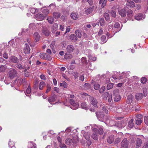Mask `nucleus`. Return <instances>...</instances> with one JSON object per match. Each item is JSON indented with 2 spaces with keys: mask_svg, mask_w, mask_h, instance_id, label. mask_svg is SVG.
<instances>
[{
  "mask_svg": "<svg viewBox=\"0 0 148 148\" xmlns=\"http://www.w3.org/2000/svg\"><path fill=\"white\" fill-rule=\"evenodd\" d=\"M45 17V16L43 14L40 13H38L35 15L36 20L38 21L43 20Z\"/></svg>",
  "mask_w": 148,
  "mask_h": 148,
  "instance_id": "obj_11",
  "label": "nucleus"
},
{
  "mask_svg": "<svg viewBox=\"0 0 148 148\" xmlns=\"http://www.w3.org/2000/svg\"><path fill=\"white\" fill-rule=\"evenodd\" d=\"M42 33L46 36H48L50 34V31L47 28L43 27L42 30Z\"/></svg>",
  "mask_w": 148,
  "mask_h": 148,
  "instance_id": "obj_23",
  "label": "nucleus"
},
{
  "mask_svg": "<svg viewBox=\"0 0 148 148\" xmlns=\"http://www.w3.org/2000/svg\"><path fill=\"white\" fill-rule=\"evenodd\" d=\"M99 22L101 26H103L104 25L105 21L104 19L103 18H100Z\"/></svg>",
  "mask_w": 148,
  "mask_h": 148,
  "instance_id": "obj_50",
  "label": "nucleus"
},
{
  "mask_svg": "<svg viewBox=\"0 0 148 148\" xmlns=\"http://www.w3.org/2000/svg\"><path fill=\"white\" fill-rule=\"evenodd\" d=\"M98 131V129L96 128H94L92 130L93 133L91 135V137L95 140H98V136L97 133Z\"/></svg>",
  "mask_w": 148,
  "mask_h": 148,
  "instance_id": "obj_7",
  "label": "nucleus"
},
{
  "mask_svg": "<svg viewBox=\"0 0 148 148\" xmlns=\"http://www.w3.org/2000/svg\"><path fill=\"white\" fill-rule=\"evenodd\" d=\"M59 146L61 148L66 147V145L65 144L62 143L61 142L60 143Z\"/></svg>",
  "mask_w": 148,
  "mask_h": 148,
  "instance_id": "obj_63",
  "label": "nucleus"
},
{
  "mask_svg": "<svg viewBox=\"0 0 148 148\" xmlns=\"http://www.w3.org/2000/svg\"><path fill=\"white\" fill-rule=\"evenodd\" d=\"M114 31L113 32L116 33L120 30L121 28L120 27V25L119 23L116 22L115 23L114 26Z\"/></svg>",
  "mask_w": 148,
  "mask_h": 148,
  "instance_id": "obj_6",
  "label": "nucleus"
},
{
  "mask_svg": "<svg viewBox=\"0 0 148 148\" xmlns=\"http://www.w3.org/2000/svg\"><path fill=\"white\" fill-rule=\"evenodd\" d=\"M134 120L131 119L128 122V126L130 128H132L134 127Z\"/></svg>",
  "mask_w": 148,
  "mask_h": 148,
  "instance_id": "obj_34",
  "label": "nucleus"
},
{
  "mask_svg": "<svg viewBox=\"0 0 148 148\" xmlns=\"http://www.w3.org/2000/svg\"><path fill=\"white\" fill-rule=\"evenodd\" d=\"M81 108L84 109H87L88 108L87 105L86 103H82L81 104Z\"/></svg>",
  "mask_w": 148,
  "mask_h": 148,
  "instance_id": "obj_44",
  "label": "nucleus"
},
{
  "mask_svg": "<svg viewBox=\"0 0 148 148\" xmlns=\"http://www.w3.org/2000/svg\"><path fill=\"white\" fill-rule=\"evenodd\" d=\"M10 62L14 63H17L19 62V60L15 56H12L10 58Z\"/></svg>",
  "mask_w": 148,
  "mask_h": 148,
  "instance_id": "obj_15",
  "label": "nucleus"
},
{
  "mask_svg": "<svg viewBox=\"0 0 148 148\" xmlns=\"http://www.w3.org/2000/svg\"><path fill=\"white\" fill-rule=\"evenodd\" d=\"M27 147L28 148H36V145L32 141H30L28 143Z\"/></svg>",
  "mask_w": 148,
  "mask_h": 148,
  "instance_id": "obj_17",
  "label": "nucleus"
},
{
  "mask_svg": "<svg viewBox=\"0 0 148 148\" xmlns=\"http://www.w3.org/2000/svg\"><path fill=\"white\" fill-rule=\"evenodd\" d=\"M119 90L116 89L113 91V93L114 96V101L115 102H118L121 99L120 95L118 93Z\"/></svg>",
  "mask_w": 148,
  "mask_h": 148,
  "instance_id": "obj_2",
  "label": "nucleus"
},
{
  "mask_svg": "<svg viewBox=\"0 0 148 148\" xmlns=\"http://www.w3.org/2000/svg\"><path fill=\"white\" fill-rule=\"evenodd\" d=\"M100 39L101 40V44H103L106 42L107 41L106 37L105 36H102Z\"/></svg>",
  "mask_w": 148,
  "mask_h": 148,
  "instance_id": "obj_33",
  "label": "nucleus"
},
{
  "mask_svg": "<svg viewBox=\"0 0 148 148\" xmlns=\"http://www.w3.org/2000/svg\"><path fill=\"white\" fill-rule=\"evenodd\" d=\"M144 121L145 124L148 126V116H144Z\"/></svg>",
  "mask_w": 148,
  "mask_h": 148,
  "instance_id": "obj_55",
  "label": "nucleus"
},
{
  "mask_svg": "<svg viewBox=\"0 0 148 148\" xmlns=\"http://www.w3.org/2000/svg\"><path fill=\"white\" fill-rule=\"evenodd\" d=\"M135 97L136 99L137 100H139L142 98L143 97V95L142 93H137L136 94Z\"/></svg>",
  "mask_w": 148,
  "mask_h": 148,
  "instance_id": "obj_32",
  "label": "nucleus"
},
{
  "mask_svg": "<svg viewBox=\"0 0 148 148\" xmlns=\"http://www.w3.org/2000/svg\"><path fill=\"white\" fill-rule=\"evenodd\" d=\"M72 75L75 78H77L78 77L79 73L77 72H74L72 73Z\"/></svg>",
  "mask_w": 148,
  "mask_h": 148,
  "instance_id": "obj_51",
  "label": "nucleus"
},
{
  "mask_svg": "<svg viewBox=\"0 0 148 148\" xmlns=\"http://www.w3.org/2000/svg\"><path fill=\"white\" fill-rule=\"evenodd\" d=\"M100 86L99 84H96L94 85V88L95 89L97 90L99 89Z\"/></svg>",
  "mask_w": 148,
  "mask_h": 148,
  "instance_id": "obj_60",
  "label": "nucleus"
},
{
  "mask_svg": "<svg viewBox=\"0 0 148 148\" xmlns=\"http://www.w3.org/2000/svg\"><path fill=\"white\" fill-rule=\"evenodd\" d=\"M5 70V66L2 65L0 66V72H4Z\"/></svg>",
  "mask_w": 148,
  "mask_h": 148,
  "instance_id": "obj_47",
  "label": "nucleus"
},
{
  "mask_svg": "<svg viewBox=\"0 0 148 148\" xmlns=\"http://www.w3.org/2000/svg\"><path fill=\"white\" fill-rule=\"evenodd\" d=\"M56 95H53L52 96L48 98V101L49 103H51L54 102L56 100Z\"/></svg>",
  "mask_w": 148,
  "mask_h": 148,
  "instance_id": "obj_13",
  "label": "nucleus"
},
{
  "mask_svg": "<svg viewBox=\"0 0 148 148\" xmlns=\"http://www.w3.org/2000/svg\"><path fill=\"white\" fill-rule=\"evenodd\" d=\"M47 20H48L49 23L50 24H52L54 21V19L51 16H49L48 17Z\"/></svg>",
  "mask_w": 148,
  "mask_h": 148,
  "instance_id": "obj_41",
  "label": "nucleus"
},
{
  "mask_svg": "<svg viewBox=\"0 0 148 148\" xmlns=\"http://www.w3.org/2000/svg\"><path fill=\"white\" fill-rule=\"evenodd\" d=\"M97 119L100 121H103L104 119V115L103 112H95Z\"/></svg>",
  "mask_w": 148,
  "mask_h": 148,
  "instance_id": "obj_5",
  "label": "nucleus"
},
{
  "mask_svg": "<svg viewBox=\"0 0 148 148\" xmlns=\"http://www.w3.org/2000/svg\"><path fill=\"white\" fill-rule=\"evenodd\" d=\"M70 39L72 42L76 41L77 38L76 35L74 34H72L69 36Z\"/></svg>",
  "mask_w": 148,
  "mask_h": 148,
  "instance_id": "obj_26",
  "label": "nucleus"
},
{
  "mask_svg": "<svg viewBox=\"0 0 148 148\" xmlns=\"http://www.w3.org/2000/svg\"><path fill=\"white\" fill-rule=\"evenodd\" d=\"M71 139L67 138L65 140V143L67 145H70V144L72 143Z\"/></svg>",
  "mask_w": 148,
  "mask_h": 148,
  "instance_id": "obj_54",
  "label": "nucleus"
},
{
  "mask_svg": "<svg viewBox=\"0 0 148 148\" xmlns=\"http://www.w3.org/2000/svg\"><path fill=\"white\" fill-rule=\"evenodd\" d=\"M34 37L36 42L38 41L40 38V36L39 34L37 32H36L34 34Z\"/></svg>",
  "mask_w": 148,
  "mask_h": 148,
  "instance_id": "obj_29",
  "label": "nucleus"
},
{
  "mask_svg": "<svg viewBox=\"0 0 148 148\" xmlns=\"http://www.w3.org/2000/svg\"><path fill=\"white\" fill-rule=\"evenodd\" d=\"M66 49L67 53H70L73 52L74 49V48L72 45H69L67 46Z\"/></svg>",
  "mask_w": 148,
  "mask_h": 148,
  "instance_id": "obj_14",
  "label": "nucleus"
},
{
  "mask_svg": "<svg viewBox=\"0 0 148 148\" xmlns=\"http://www.w3.org/2000/svg\"><path fill=\"white\" fill-rule=\"evenodd\" d=\"M102 110L103 111H104L105 113L106 114H108V111L106 107H103L102 108Z\"/></svg>",
  "mask_w": 148,
  "mask_h": 148,
  "instance_id": "obj_59",
  "label": "nucleus"
},
{
  "mask_svg": "<svg viewBox=\"0 0 148 148\" xmlns=\"http://www.w3.org/2000/svg\"><path fill=\"white\" fill-rule=\"evenodd\" d=\"M8 144L10 147H12V146H14V142L12 141H10L9 142Z\"/></svg>",
  "mask_w": 148,
  "mask_h": 148,
  "instance_id": "obj_62",
  "label": "nucleus"
},
{
  "mask_svg": "<svg viewBox=\"0 0 148 148\" xmlns=\"http://www.w3.org/2000/svg\"><path fill=\"white\" fill-rule=\"evenodd\" d=\"M140 81L142 84H145L147 82V78L145 77H143L141 78Z\"/></svg>",
  "mask_w": 148,
  "mask_h": 148,
  "instance_id": "obj_45",
  "label": "nucleus"
},
{
  "mask_svg": "<svg viewBox=\"0 0 148 148\" xmlns=\"http://www.w3.org/2000/svg\"><path fill=\"white\" fill-rule=\"evenodd\" d=\"M105 89V87L104 86H102L99 89V92L100 93H102L104 92Z\"/></svg>",
  "mask_w": 148,
  "mask_h": 148,
  "instance_id": "obj_56",
  "label": "nucleus"
},
{
  "mask_svg": "<svg viewBox=\"0 0 148 148\" xmlns=\"http://www.w3.org/2000/svg\"><path fill=\"white\" fill-rule=\"evenodd\" d=\"M110 14L112 16L115 18L116 16V12L114 10H111L110 12Z\"/></svg>",
  "mask_w": 148,
  "mask_h": 148,
  "instance_id": "obj_52",
  "label": "nucleus"
},
{
  "mask_svg": "<svg viewBox=\"0 0 148 148\" xmlns=\"http://www.w3.org/2000/svg\"><path fill=\"white\" fill-rule=\"evenodd\" d=\"M143 17V14L139 13L136 14L135 16V18L137 20H139L141 19Z\"/></svg>",
  "mask_w": 148,
  "mask_h": 148,
  "instance_id": "obj_30",
  "label": "nucleus"
},
{
  "mask_svg": "<svg viewBox=\"0 0 148 148\" xmlns=\"http://www.w3.org/2000/svg\"><path fill=\"white\" fill-rule=\"evenodd\" d=\"M26 80L25 78L23 79L21 78H20L17 80V84L18 86L21 85L24 82H26Z\"/></svg>",
  "mask_w": 148,
  "mask_h": 148,
  "instance_id": "obj_19",
  "label": "nucleus"
},
{
  "mask_svg": "<svg viewBox=\"0 0 148 148\" xmlns=\"http://www.w3.org/2000/svg\"><path fill=\"white\" fill-rule=\"evenodd\" d=\"M46 56H47V54L45 53H41L40 54V58L42 59H46Z\"/></svg>",
  "mask_w": 148,
  "mask_h": 148,
  "instance_id": "obj_43",
  "label": "nucleus"
},
{
  "mask_svg": "<svg viewBox=\"0 0 148 148\" xmlns=\"http://www.w3.org/2000/svg\"><path fill=\"white\" fill-rule=\"evenodd\" d=\"M72 143L75 144L78 142V137L77 136L74 135L72 136V139H71Z\"/></svg>",
  "mask_w": 148,
  "mask_h": 148,
  "instance_id": "obj_24",
  "label": "nucleus"
},
{
  "mask_svg": "<svg viewBox=\"0 0 148 148\" xmlns=\"http://www.w3.org/2000/svg\"><path fill=\"white\" fill-rule=\"evenodd\" d=\"M70 102L73 106L75 107L74 109H76L79 106L78 104L77 103H76L73 99H70Z\"/></svg>",
  "mask_w": 148,
  "mask_h": 148,
  "instance_id": "obj_20",
  "label": "nucleus"
},
{
  "mask_svg": "<svg viewBox=\"0 0 148 148\" xmlns=\"http://www.w3.org/2000/svg\"><path fill=\"white\" fill-rule=\"evenodd\" d=\"M127 102L128 104L131 103L133 101V97L132 95H130L127 97Z\"/></svg>",
  "mask_w": 148,
  "mask_h": 148,
  "instance_id": "obj_27",
  "label": "nucleus"
},
{
  "mask_svg": "<svg viewBox=\"0 0 148 148\" xmlns=\"http://www.w3.org/2000/svg\"><path fill=\"white\" fill-rule=\"evenodd\" d=\"M127 15L130 18L131 17L133 16V11L131 10H129L127 12Z\"/></svg>",
  "mask_w": 148,
  "mask_h": 148,
  "instance_id": "obj_49",
  "label": "nucleus"
},
{
  "mask_svg": "<svg viewBox=\"0 0 148 148\" xmlns=\"http://www.w3.org/2000/svg\"><path fill=\"white\" fill-rule=\"evenodd\" d=\"M31 89L30 86H28V88L26 89V92H25V93L27 96H28L29 94L31 93Z\"/></svg>",
  "mask_w": 148,
  "mask_h": 148,
  "instance_id": "obj_36",
  "label": "nucleus"
},
{
  "mask_svg": "<svg viewBox=\"0 0 148 148\" xmlns=\"http://www.w3.org/2000/svg\"><path fill=\"white\" fill-rule=\"evenodd\" d=\"M51 87L49 85H47V89L46 91V93H48L51 90Z\"/></svg>",
  "mask_w": 148,
  "mask_h": 148,
  "instance_id": "obj_61",
  "label": "nucleus"
},
{
  "mask_svg": "<svg viewBox=\"0 0 148 148\" xmlns=\"http://www.w3.org/2000/svg\"><path fill=\"white\" fill-rule=\"evenodd\" d=\"M118 124H119V127L120 128H122V127H124L125 126V125L124 123V122L123 121H119Z\"/></svg>",
  "mask_w": 148,
  "mask_h": 148,
  "instance_id": "obj_48",
  "label": "nucleus"
},
{
  "mask_svg": "<svg viewBox=\"0 0 148 148\" xmlns=\"http://www.w3.org/2000/svg\"><path fill=\"white\" fill-rule=\"evenodd\" d=\"M58 27V24L57 23H55L53 26L52 30H51L52 32L53 33H55L56 31L57 30Z\"/></svg>",
  "mask_w": 148,
  "mask_h": 148,
  "instance_id": "obj_31",
  "label": "nucleus"
},
{
  "mask_svg": "<svg viewBox=\"0 0 148 148\" xmlns=\"http://www.w3.org/2000/svg\"><path fill=\"white\" fill-rule=\"evenodd\" d=\"M49 11L48 9H44L42 11V13L45 17H46L47 15L49 13Z\"/></svg>",
  "mask_w": 148,
  "mask_h": 148,
  "instance_id": "obj_38",
  "label": "nucleus"
},
{
  "mask_svg": "<svg viewBox=\"0 0 148 148\" xmlns=\"http://www.w3.org/2000/svg\"><path fill=\"white\" fill-rule=\"evenodd\" d=\"M94 6H92V7H90L88 9H87L85 11V13L87 15H88V14L91 13L94 10Z\"/></svg>",
  "mask_w": 148,
  "mask_h": 148,
  "instance_id": "obj_21",
  "label": "nucleus"
},
{
  "mask_svg": "<svg viewBox=\"0 0 148 148\" xmlns=\"http://www.w3.org/2000/svg\"><path fill=\"white\" fill-rule=\"evenodd\" d=\"M30 49L29 45L27 44H25V45L23 51L24 53L25 54H29L30 53Z\"/></svg>",
  "mask_w": 148,
  "mask_h": 148,
  "instance_id": "obj_10",
  "label": "nucleus"
},
{
  "mask_svg": "<svg viewBox=\"0 0 148 148\" xmlns=\"http://www.w3.org/2000/svg\"><path fill=\"white\" fill-rule=\"evenodd\" d=\"M129 141L126 138H124L121 143L120 148H127L129 145Z\"/></svg>",
  "mask_w": 148,
  "mask_h": 148,
  "instance_id": "obj_3",
  "label": "nucleus"
},
{
  "mask_svg": "<svg viewBox=\"0 0 148 148\" xmlns=\"http://www.w3.org/2000/svg\"><path fill=\"white\" fill-rule=\"evenodd\" d=\"M126 7L129 8H133L135 6V4L133 1H130L129 2H128L126 4Z\"/></svg>",
  "mask_w": 148,
  "mask_h": 148,
  "instance_id": "obj_18",
  "label": "nucleus"
},
{
  "mask_svg": "<svg viewBox=\"0 0 148 148\" xmlns=\"http://www.w3.org/2000/svg\"><path fill=\"white\" fill-rule=\"evenodd\" d=\"M119 14L122 17H124L126 16V10L124 9H122L121 10L119 9L118 10Z\"/></svg>",
  "mask_w": 148,
  "mask_h": 148,
  "instance_id": "obj_12",
  "label": "nucleus"
},
{
  "mask_svg": "<svg viewBox=\"0 0 148 148\" xmlns=\"http://www.w3.org/2000/svg\"><path fill=\"white\" fill-rule=\"evenodd\" d=\"M70 16L71 19L73 20L77 19L79 17L77 13L75 12H72L70 15Z\"/></svg>",
  "mask_w": 148,
  "mask_h": 148,
  "instance_id": "obj_16",
  "label": "nucleus"
},
{
  "mask_svg": "<svg viewBox=\"0 0 148 148\" xmlns=\"http://www.w3.org/2000/svg\"><path fill=\"white\" fill-rule=\"evenodd\" d=\"M103 16L107 21H110L109 15L107 13H104L103 14Z\"/></svg>",
  "mask_w": 148,
  "mask_h": 148,
  "instance_id": "obj_39",
  "label": "nucleus"
},
{
  "mask_svg": "<svg viewBox=\"0 0 148 148\" xmlns=\"http://www.w3.org/2000/svg\"><path fill=\"white\" fill-rule=\"evenodd\" d=\"M18 75L17 71L15 69L13 68L10 69L8 73V77L10 79H12L16 77Z\"/></svg>",
  "mask_w": 148,
  "mask_h": 148,
  "instance_id": "obj_1",
  "label": "nucleus"
},
{
  "mask_svg": "<svg viewBox=\"0 0 148 148\" xmlns=\"http://www.w3.org/2000/svg\"><path fill=\"white\" fill-rule=\"evenodd\" d=\"M142 122V120L141 119H137L136 120V123L138 125H140Z\"/></svg>",
  "mask_w": 148,
  "mask_h": 148,
  "instance_id": "obj_57",
  "label": "nucleus"
},
{
  "mask_svg": "<svg viewBox=\"0 0 148 148\" xmlns=\"http://www.w3.org/2000/svg\"><path fill=\"white\" fill-rule=\"evenodd\" d=\"M97 129L98 130V132H98L99 134L100 135H102L103 133V131L102 127L101 126Z\"/></svg>",
  "mask_w": 148,
  "mask_h": 148,
  "instance_id": "obj_40",
  "label": "nucleus"
},
{
  "mask_svg": "<svg viewBox=\"0 0 148 148\" xmlns=\"http://www.w3.org/2000/svg\"><path fill=\"white\" fill-rule=\"evenodd\" d=\"M90 101L91 104L95 107L97 106V103H98L97 99L93 97H90Z\"/></svg>",
  "mask_w": 148,
  "mask_h": 148,
  "instance_id": "obj_9",
  "label": "nucleus"
},
{
  "mask_svg": "<svg viewBox=\"0 0 148 148\" xmlns=\"http://www.w3.org/2000/svg\"><path fill=\"white\" fill-rule=\"evenodd\" d=\"M75 34L79 38H80L82 37V34L79 30H76L75 31Z\"/></svg>",
  "mask_w": 148,
  "mask_h": 148,
  "instance_id": "obj_42",
  "label": "nucleus"
},
{
  "mask_svg": "<svg viewBox=\"0 0 148 148\" xmlns=\"http://www.w3.org/2000/svg\"><path fill=\"white\" fill-rule=\"evenodd\" d=\"M148 141L146 142L144 146L143 147V148H148Z\"/></svg>",
  "mask_w": 148,
  "mask_h": 148,
  "instance_id": "obj_64",
  "label": "nucleus"
},
{
  "mask_svg": "<svg viewBox=\"0 0 148 148\" xmlns=\"http://www.w3.org/2000/svg\"><path fill=\"white\" fill-rule=\"evenodd\" d=\"M16 66L20 70L23 69V67L22 66L21 64L19 63H17L16 64Z\"/></svg>",
  "mask_w": 148,
  "mask_h": 148,
  "instance_id": "obj_53",
  "label": "nucleus"
},
{
  "mask_svg": "<svg viewBox=\"0 0 148 148\" xmlns=\"http://www.w3.org/2000/svg\"><path fill=\"white\" fill-rule=\"evenodd\" d=\"M114 136L113 135H111L108 138L107 141L109 144L112 143L114 140Z\"/></svg>",
  "mask_w": 148,
  "mask_h": 148,
  "instance_id": "obj_22",
  "label": "nucleus"
},
{
  "mask_svg": "<svg viewBox=\"0 0 148 148\" xmlns=\"http://www.w3.org/2000/svg\"><path fill=\"white\" fill-rule=\"evenodd\" d=\"M105 96L108 98V101L109 102L111 101L112 100V95L111 94H109L108 92H107L104 93Z\"/></svg>",
  "mask_w": 148,
  "mask_h": 148,
  "instance_id": "obj_25",
  "label": "nucleus"
},
{
  "mask_svg": "<svg viewBox=\"0 0 148 148\" xmlns=\"http://www.w3.org/2000/svg\"><path fill=\"white\" fill-rule=\"evenodd\" d=\"M128 106L127 105H125L124 106L117 107L116 111L117 113H121L123 112L128 110Z\"/></svg>",
  "mask_w": 148,
  "mask_h": 148,
  "instance_id": "obj_4",
  "label": "nucleus"
},
{
  "mask_svg": "<svg viewBox=\"0 0 148 148\" xmlns=\"http://www.w3.org/2000/svg\"><path fill=\"white\" fill-rule=\"evenodd\" d=\"M84 136L85 138L87 140H89L90 138V134L88 132H85Z\"/></svg>",
  "mask_w": 148,
  "mask_h": 148,
  "instance_id": "obj_37",
  "label": "nucleus"
},
{
  "mask_svg": "<svg viewBox=\"0 0 148 148\" xmlns=\"http://www.w3.org/2000/svg\"><path fill=\"white\" fill-rule=\"evenodd\" d=\"M114 84L112 83L108 84L107 85V90H109L113 87Z\"/></svg>",
  "mask_w": 148,
  "mask_h": 148,
  "instance_id": "obj_46",
  "label": "nucleus"
},
{
  "mask_svg": "<svg viewBox=\"0 0 148 148\" xmlns=\"http://www.w3.org/2000/svg\"><path fill=\"white\" fill-rule=\"evenodd\" d=\"M84 86L86 89H88L90 88V85L88 83H86L84 85Z\"/></svg>",
  "mask_w": 148,
  "mask_h": 148,
  "instance_id": "obj_58",
  "label": "nucleus"
},
{
  "mask_svg": "<svg viewBox=\"0 0 148 148\" xmlns=\"http://www.w3.org/2000/svg\"><path fill=\"white\" fill-rule=\"evenodd\" d=\"M53 15L55 19H58L60 17L61 15L59 12H54L53 13Z\"/></svg>",
  "mask_w": 148,
  "mask_h": 148,
  "instance_id": "obj_28",
  "label": "nucleus"
},
{
  "mask_svg": "<svg viewBox=\"0 0 148 148\" xmlns=\"http://www.w3.org/2000/svg\"><path fill=\"white\" fill-rule=\"evenodd\" d=\"M45 85V83L44 82H41L39 84V88L40 90H42L43 87Z\"/></svg>",
  "mask_w": 148,
  "mask_h": 148,
  "instance_id": "obj_35",
  "label": "nucleus"
},
{
  "mask_svg": "<svg viewBox=\"0 0 148 148\" xmlns=\"http://www.w3.org/2000/svg\"><path fill=\"white\" fill-rule=\"evenodd\" d=\"M142 141L140 138H137L135 142V148H139L141 147Z\"/></svg>",
  "mask_w": 148,
  "mask_h": 148,
  "instance_id": "obj_8",
  "label": "nucleus"
}]
</instances>
